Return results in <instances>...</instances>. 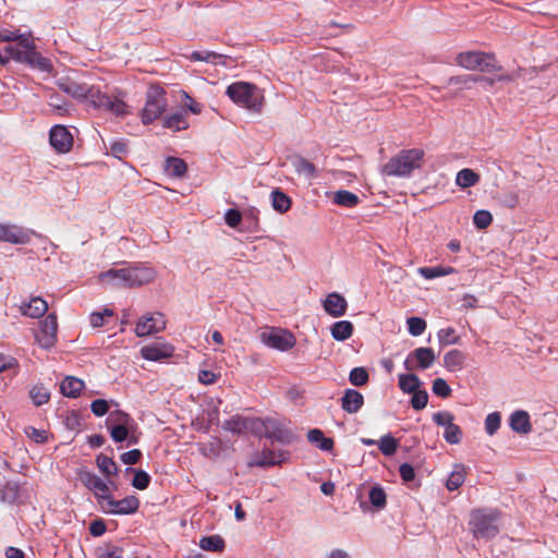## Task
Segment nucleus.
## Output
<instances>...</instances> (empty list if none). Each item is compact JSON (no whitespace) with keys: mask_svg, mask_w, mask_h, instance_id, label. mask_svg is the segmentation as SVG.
Listing matches in <instances>:
<instances>
[{"mask_svg":"<svg viewBox=\"0 0 558 558\" xmlns=\"http://www.w3.org/2000/svg\"><path fill=\"white\" fill-rule=\"evenodd\" d=\"M122 268H111L99 275L104 282H110L120 288H137L150 283L156 278L154 268L141 263H122Z\"/></svg>","mask_w":558,"mask_h":558,"instance_id":"nucleus-1","label":"nucleus"},{"mask_svg":"<svg viewBox=\"0 0 558 558\" xmlns=\"http://www.w3.org/2000/svg\"><path fill=\"white\" fill-rule=\"evenodd\" d=\"M424 155L421 148L403 149L383 166L381 173L388 177H409L422 167Z\"/></svg>","mask_w":558,"mask_h":558,"instance_id":"nucleus-2","label":"nucleus"},{"mask_svg":"<svg viewBox=\"0 0 558 558\" xmlns=\"http://www.w3.org/2000/svg\"><path fill=\"white\" fill-rule=\"evenodd\" d=\"M499 520L497 509L481 508L471 512L469 525L475 538L490 539L499 533Z\"/></svg>","mask_w":558,"mask_h":558,"instance_id":"nucleus-3","label":"nucleus"},{"mask_svg":"<svg viewBox=\"0 0 558 558\" xmlns=\"http://www.w3.org/2000/svg\"><path fill=\"white\" fill-rule=\"evenodd\" d=\"M124 94L118 90L113 94L101 92L99 86L90 85L85 100L97 109L110 112L117 117H124L128 113V105L123 100Z\"/></svg>","mask_w":558,"mask_h":558,"instance_id":"nucleus-4","label":"nucleus"},{"mask_svg":"<svg viewBox=\"0 0 558 558\" xmlns=\"http://www.w3.org/2000/svg\"><path fill=\"white\" fill-rule=\"evenodd\" d=\"M226 94L238 106L254 112L262 111L264 95L255 84L234 82L227 87Z\"/></svg>","mask_w":558,"mask_h":558,"instance_id":"nucleus-5","label":"nucleus"},{"mask_svg":"<svg viewBox=\"0 0 558 558\" xmlns=\"http://www.w3.org/2000/svg\"><path fill=\"white\" fill-rule=\"evenodd\" d=\"M166 90L159 85H150L145 96V105L141 110V120L147 125L159 119L168 107Z\"/></svg>","mask_w":558,"mask_h":558,"instance_id":"nucleus-6","label":"nucleus"},{"mask_svg":"<svg viewBox=\"0 0 558 558\" xmlns=\"http://www.w3.org/2000/svg\"><path fill=\"white\" fill-rule=\"evenodd\" d=\"M457 63L469 71L499 72L502 66L498 64L494 53L484 51H465L456 57Z\"/></svg>","mask_w":558,"mask_h":558,"instance_id":"nucleus-7","label":"nucleus"},{"mask_svg":"<svg viewBox=\"0 0 558 558\" xmlns=\"http://www.w3.org/2000/svg\"><path fill=\"white\" fill-rule=\"evenodd\" d=\"M289 425L290 422L287 420L262 418V425L257 435L265 436L281 444H291L294 440V434Z\"/></svg>","mask_w":558,"mask_h":558,"instance_id":"nucleus-8","label":"nucleus"},{"mask_svg":"<svg viewBox=\"0 0 558 558\" xmlns=\"http://www.w3.org/2000/svg\"><path fill=\"white\" fill-rule=\"evenodd\" d=\"M35 232L33 230L14 223L0 222V242L25 245L32 241Z\"/></svg>","mask_w":558,"mask_h":558,"instance_id":"nucleus-9","label":"nucleus"},{"mask_svg":"<svg viewBox=\"0 0 558 558\" xmlns=\"http://www.w3.org/2000/svg\"><path fill=\"white\" fill-rule=\"evenodd\" d=\"M138 507L140 499L134 495L126 496L121 500H114L110 495L107 501H101V510L108 514H132L138 510Z\"/></svg>","mask_w":558,"mask_h":558,"instance_id":"nucleus-10","label":"nucleus"},{"mask_svg":"<svg viewBox=\"0 0 558 558\" xmlns=\"http://www.w3.org/2000/svg\"><path fill=\"white\" fill-rule=\"evenodd\" d=\"M262 341L269 348L287 351L295 345V338L292 332L284 329H270L260 335Z\"/></svg>","mask_w":558,"mask_h":558,"instance_id":"nucleus-11","label":"nucleus"},{"mask_svg":"<svg viewBox=\"0 0 558 558\" xmlns=\"http://www.w3.org/2000/svg\"><path fill=\"white\" fill-rule=\"evenodd\" d=\"M4 52H8L13 60L31 64L41 71H49L51 69L49 59L43 57L36 49L21 51L16 47L8 46L4 48Z\"/></svg>","mask_w":558,"mask_h":558,"instance_id":"nucleus-12","label":"nucleus"},{"mask_svg":"<svg viewBox=\"0 0 558 558\" xmlns=\"http://www.w3.org/2000/svg\"><path fill=\"white\" fill-rule=\"evenodd\" d=\"M58 322L56 314H48L41 322L40 328L36 333L37 343L46 350L54 347L57 342Z\"/></svg>","mask_w":558,"mask_h":558,"instance_id":"nucleus-13","label":"nucleus"},{"mask_svg":"<svg viewBox=\"0 0 558 558\" xmlns=\"http://www.w3.org/2000/svg\"><path fill=\"white\" fill-rule=\"evenodd\" d=\"M436 361V355L432 348L420 347L413 350L404 361V367L408 371L414 368L427 369Z\"/></svg>","mask_w":558,"mask_h":558,"instance_id":"nucleus-14","label":"nucleus"},{"mask_svg":"<svg viewBox=\"0 0 558 558\" xmlns=\"http://www.w3.org/2000/svg\"><path fill=\"white\" fill-rule=\"evenodd\" d=\"M166 328V318L161 313L146 314L144 315L135 327V333L138 337H146Z\"/></svg>","mask_w":558,"mask_h":558,"instance_id":"nucleus-15","label":"nucleus"},{"mask_svg":"<svg viewBox=\"0 0 558 558\" xmlns=\"http://www.w3.org/2000/svg\"><path fill=\"white\" fill-rule=\"evenodd\" d=\"M49 143L58 154H66L73 147V135L64 125H54L49 132Z\"/></svg>","mask_w":558,"mask_h":558,"instance_id":"nucleus-16","label":"nucleus"},{"mask_svg":"<svg viewBox=\"0 0 558 558\" xmlns=\"http://www.w3.org/2000/svg\"><path fill=\"white\" fill-rule=\"evenodd\" d=\"M82 483L94 493L97 502L101 507V501H107L110 497V488L99 476L94 473L86 472L81 475Z\"/></svg>","mask_w":558,"mask_h":558,"instance_id":"nucleus-17","label":"nucleus"},{"mask_svg":"<svg viewBox=\"0 0 558 558\" xmlns=\"http://www.w3.org/2000/svg\"><path fill=\"white\" fill-rule=\"evenodd\" d=\"M262 418L258 417H244L234 415L225 422V428L232 433L241 434L251 430L254 434L259 433Z\"/></svg>","mask_w":558,"mask_h":558,"instance_id":"nucleus-18","label":"nucleus"},{"mask_svg":"<svg viewBox=\"0 0 558 558\" xmlns=\"http://www.w3.org/2000/svg\"><path fill=\"white\" fill-rule=\"evenodd\" d=\"M56 84L63 93L80 101L85 100L87 93L90 92V85L69 76L60 77Z\"/></svg>","mask_w":558,"mask_h":558,"instance_id":"nucleus-19","label":"nucleus"},{"mask_svg":"<svg viewBox=\"0 0 558 558\" xmlns=\"http://www.w3.org/2000/svg\"><path fill=\"white\" fill-rule=\"evenodd\" d=\"M174 354V347L167 342H154L141 349V355L147 361L159 362L171 357Z\"/></svg>","mask_w":558,"mask_h":558,"instance_id":"nucleus-20","label":"nucleus"},{"mask_svg":"<svg viewBox=\"0 0 558 558\" xmlns=\"http://www.w3.org/2000/svg\"><path fill=\"white\" fill-rule=\"evenodd\" d=\"M348 308L347 300L339 293L332 292L324 301V310L332 317H341Z\"/></svg>","mask_w":558,"mask_h":558,"instance_id":"nucleus-21","label":"nucleus"},{"mask_svg":"<svg viewBox=\"0 0 558 558\" xmlns=\"http://www.w3.org/2000/svg\"><path fill=\"white\" fill-rule=\"evenodd\" d=\"M22 315L31 318H39L48 311L47 302L40 296H34L28 302H23L20 305Z\"/></svg>","mask_w":558,"mask_h":558,"instance_id":"nucleus-22","label":"nucleus"},{"mask_svg":"<svg viewBox=\"0 0 558 558\" xmlns=\"http://www.w3.org/2000/svg\"><path fill=\"white\" fill-rule=\"evenodd\" d=\"M363 404V395L354 389H347L341 398L342 409L350 414L357 413Z\"/></svg>","mask_w":558,"mask_h":558,"instance_id":"nucleus-23","label":"nucleus"},{"mask_svg":"<svg viewBox=\"0 0 558 558\" xmlns=\"http://www.w3.org/2000/svg\"><path fill=\"white\" fill-rule=\"evenodd\" d=\"M510 427L520 434H529L532 429L530 415L526 411H514L510 416Z\"/></svg>","mask_w":558,"mask_h":558,"instance_id":"nucleus-24","label":"nucleus"},{"mask_svg":"<svg viewBox=\"0 0 558 558\" xmlns=\"http://www.w3.org/2000/svg\"><path fill=\"white\" fill-rule=\"evenodd\" d=\"M84 386L85 385L82 379L74 376H66L60 385V390L65 397L76 398L84 389Z\"/></svg>","mask_w":558,"mask_h":558,"instance_id":"nucleus-25","label":"nucleus"},{"mask_svg":"<svg viewBox=\"0 0 558 558\" xmlns=\"http://www.w3.org/2000/svg\"><path fill=\"white\" fill-rule=\"evenodd\" d=\"M465 359L462 351L458 349L450 350L444 355V366L450 372L461 371L464 367Z\"/></svg>","mask_w":558,"mask_h":558,"instance_id":"nucleus-26","label":"nucleus"},{"mask_svg":"<svg viewBox=\"0 0 558 558\" xmlns=\"http://www.w3.org/2000/svg\"><path fill=\"white\" fill-rule=\"evenodd\" d=\"M162 125L174 132L186 130L189 128L186 112L180 111L166 116L162 120Z\"/></svg>","mask_w":558,"mask_h":558,"instance_id":"nucleus-27","label":"nucleus"},{"mask_svg":"<svg viewBox=\"0 0 558 558\" xmlns=\"http://www.w3.org/2000/svg\"><path fill=\"white\" fill-rule=\"evenodd\" d=\"M466 476V468L463 464H456L452 472L446 481L448 490L453 492L462 486Z\"/></svg>","mask_w":558,"mask_h":558,"instance_id":"nucleus-28","label":"nucleus"},{"mask_svg":"<svg viewBox=\"0 0 558 558\" xmlns=\"http://www.w3.org/2000/svg\"><path fill=\"white\" fill-rule=\"evenodd\" d=\"M481 180L478 173L472 169L464 168L457 173L456 184L462 189H468L476 185Z\"/></svg>","mask_w":558,"mask_h":558,"instance_id":"nucleus-29","label":"nucleus"},{"mask_svg":"<svg viewBox=\"0 0 558 558\" xmlns=\"http://www.w3.org/2000/svg\"><path fill=\"white\" fill-rule=\"evenodd\" d=\"M353 324L349 320H340L331 326V336L338 341L349 339L353 333Z\"/></svg>","mask_w":558,"mask_h":558,"instance_id":"nucleus-30","label":"nucleus"},{"mask_svg":"<svg viewBox=\"0 0 558 558\" xmlns=\"http://www.w3.org/2000/svg\"><path fill=\"white\" fill-rule=\"evenodd\" d=\"M225 546V539L220 535L204 536L199 541V547L207 551L221 553Z\"/></svg>","mask_w":558,"mask_h":558,"instance_id":"nucleus-31","label":"nucleus"},{"mask_svg":"<svg viewBox=\"0 0 558 558\" xmlns=\"http://www.w3.org/2000/svg\"><path fill=\"white\" fill-rule=\"evenodd\" d=\"M422 381L415 374H400L399 388L404 393H412L421 388Z\"/></svg>","mask_w":558,"mask_h":558,"instance_id":"nucleus-32","label":"nucleus"},{"mask_svg":"<svg viewBox=\"0 0 558 558\" xmlns=\"http://www.w3.org/2000/svg\"><path fill=\"white\" fill-rule=\"evenodd\" d=\"M308 441L316 444L320 450L329 451L333 447V440L324 436L320 429H311L307 434Z\"/></svg>","mask_w":558,"mask_h":558,"instance_id":"nucleus-33","label":"nucleus"},{"mask_svg":"<svg viewBox=\"0 0 558 558\" xmlns=\"http://www.w3.org/2000/svg\"><path fill=\"white\" fill-rule=\"evenodd\" d=\"M166 171L175 178L183 177L187 171L186 162L178 157H169L166 161Z\"/></svg>","mask_w":558,"mask_h":558,"instance_id":"nucleus-34","label":"nucleus"},{"mask_svg":"<svg viewBox=\"0 0 558 558\" xmlns=\"http://www.w3.org/2000/svg\"><path fill=\"white\" fill-rule=\"evenodd\" d=\"M333 202L339 206L353 208L359 204L360 199L356 194L347 190H340L335 193Z\"/></svg>","mask_w":558,"mask_h":558,"instance_id":"nucleus-35","label":"nucleus"},{"mask_svg":"<svg viewBox=\"0 0 558 558\" xmlns=\"http://www.w3.org/2000/svg\"><path fill=\"white\" fill-rule=\"evenodd\" d=\"M417 272L425 279H434L438 277L448 276L456 272V269L452 267H420Z\"/></svg>","mask_w":558,"mask_h":558,"instance_id":"nucleus-36","label":"nucleus"},{"mask_svg":"<svg viewBox=\"0 0 558 558\" xmlns=\"http://www.w3.org/2000/svg\"><path fill=\"white\" fill-rule=\"evenodd\" d=\"M107 425L109 426H135L134 420L130 414L117 410L112 411L107 418Z\"/></svg>","mask_w":558,"mask_h":558,"instance_id":"nucleus-37","label":"nucleus"},{"mask_svg":"<svg viewBox=\"0 0 558 558\" xmlns=\"http://www.w3.org/2000/svg\"><path fill=\"white\" fill-rule=\"evenodd\" d=\"M272 207L278 213H287L291 207V198L279 190L271 192Z\"/></svg>","mask_w":558,"mask_h":558,"instance_id":"nucleus-38","label":"nucleus"},{"mask_svg":"<svg viewBox=\"0 0 558 558\" xmlns=\"http://www.w3.org/2000/svg\"><path fill=\"white\" fill-rule=\"evenodd\" d=\"M295 171L307 178L316 177V167L303 157H295L292 161Z\"/></svg>","mask_w":558,"mask_h":558,"instance_id":"nucleus-39","label":"nucleus"},{"mask_svg":"<svg viewBox=\"0 0 558 558\" xmlns=\"http://www.w3.org/2000/svg\"><path fill=\"white\" fill-rule=\"evenodd\" d=\"M97 466L99 468L100 472L106 475H117L119 469L116 464V462L112 460V458L106 456V454H99L96 458Z\"/></svg>","mask_w":558,"mask_h":558,"instance_id":"nucleus-40","label":"nucleus"},{"mask_svg":"<svg viewBox=\"0 0 558 558\" xmlns=\"http://www.w3.org/2000/svg\"><path fill=\"white\" fill-rule=\"evenodd\" d=\"M29 397L35 405L40 407L49 401L50 392L44 385H35L29 391Z\"/></svg>","mask_w":558,"mask_h":558,"instance_id":"nucleus-41","label":"nucleus"},{"mask_svg":"<svg viewBox=\"0 0 558 558\" xmlns=\"http://www.w3.org/2000/svg\"><path fill=\"white\" fill-rule=\"evenodd\" d=\"M97 558H122L124 549L121 546L106 544L96 550Z\"/></svg>","mask_w":558,"mask_h":558,"instance_id":"nucleus-42","label":"nucleus"},{"mask_svg":"<svg viewBox=\"0 0 558 558\" xmlns=\"http://www.w3.org/2000/svg\"><path fill=\"white\" fill-rule=\"evenodd\" d=\"M378 448L384 456L390 457L396 453L398 449V441L395 437L385 435L379 439Z\"/></svg>","mask_w":558,"mask_h":558,"instance_id":"nucleus-43","label":"nucleus"},{"mask_svg":"<svg viewBox=\"0 0 558 558\" xmlns=\"http://www.w3.org/2000/svg\"><path fill=\"white\" fill-rule=\"evenodd\" d=\"M437 338L441 347L457 344L460 341V337L456 335V330L452 327L440 329L437 332Z\"/></svg>","mask_w":558,"mask_h":558,"instance_id":"nucleus-44","label":"nucleus"},{"mask_svg":"<svg viewBox=\"0 0 558 558\" xmlns=\"http://www.w3.org/2000/svg\"><path fill=\"white\" fill-rule=\"evenodd\" d=\"M368 498H369L371 504L377 509L385 508V506L387 504L386 493L379 486H374L371 488Z\"/></svg>","mask_w":558,"mask_h":558,"instance_id":"nucleus-45","label":"nucleus"},{"mask_svg":"<svg viewBox=\"0 0 558 558\" xmlns=\"http://www.w3.org/2000/svg\"><path fill=\"white\" fill-rule=\"evenodd\" d=\"M411 407L416 410L421 411L426 408L428 403V393L425 389H417L416 391L412 392L411 398Z\"/></svg>","mask_w":558,"mask_h":558,"instance_id":"nucleus-46","label":"nucleus"},{"mask_svg":"<svg viewBox=\"0 0 558 558\" xmlns=\"http://www.w3.org/2000/svg\"><path fill=\"white\" fill-rule=\"evenodd\" d=\"M110 436L116 442H122L133 433L135 426H109Z\"/></svg>","mask_w":558,"mask_h":558,"instance_id":"nucleus-47","label":"nucleus"},{"mask_svg":"<svg viewBox=\"0 0 558 558\" xmlns=\"http://www.w3.org/2000/svg\"><path fill=\"white\" fill-rule=\"evenodd\" d=\"M369 379L368 373L364 367H354L349 375V380L353 386H364Z\"/></svg>","mask_w":558,"mask_h":558,"instance_id":"nucleus-48","label":"nucleus"},{"mask_svg":"<svg viewBox=\"0 0 558 558\" xmlns=\"http://www.w3.org/2000/svg\"><path fill=\"white\" fill-rule=\"evenodd\" d=\"M461 437L462 430L457 424L451 423L447 428H445L444 438L448 444H459L461 441Z\"/></svg>","mask_w":558,"mask_h":558,"instance_id":"nucleus-49","label":"nucleus"},{"mask_svg":"<svg viewBox=\"0 0 558 558\" xmlns=\"http://www.w3.org/2000/svg\"><path fill=\"white\" fill-rule=\"evenodd\" d=\"M410 335L421 336L426 329V322L421 317H410L407 320Z\"/></svg>","mask_w":558,"mask_h":558,"instance_id":"nucleus-50","label":"nucleus"},{"mask_svg":"<svg viewBox=\"0 0 558 558\" xmlns=\"http://www.w3.org/2000/svg\"><path fill=\"white\" fill-rule=\"evenodd\" d=\"M133 471V469H130ZM150 483V476L143 470H134V477L132 480V486L136 489L144 490Z\"/></svg>","mask_w":558,"mask_h":558,"instance_id":"nucleus-51","label":"nucleus"},{"mask_svg":"<svg viewBox=\"0 0 558 558\" xmlns=\"http://www.w3.org/2000/svg\"><path fill=\"white\" fill-rule=\"evenodd\" d=\"M500 204L509 209H514L519 205V193L513 190L505 191L499 197Z\"/></svg>","mask_w":558,"mask_h":558,"instance_id":"nucleus-52","label":"nucleus"},{"mask_svg":"<svg viewBox=\"0 0 558 558\" xmlns=\"http://www.w3.org/2000/svg\"><path fill=\"white\" fill-rule=\"evenodd\" d=\"M501 416L499 412L489 413L485 418V430L493 436L500 427Z\"/></svg>","mask_w":558,"mask_h":558,"instance_id":"nucleus-53","label":"nucleus"},{"mask_svg":"<svg viewBox=\"0 0 558 558\" xmlns=\"http://www.w3.org/2000/svg\"><path fill=\"white\" fill-rule=\"evenodd\" d=\"M493 216L488 210H477L473 216V223L478 229H486L490 226Z\"/></svg>","mask_w":558,"mask_h":558,"instance_id":"nucleus-54","label":"nucleus"},{"mask_svg":"<svg viewBox=\"0 0 558 558\" xmlns=\"http://www.w3.org/2000/svg\"><path fill=\"white\" fill-rule=\"evenodd\" d=\"M223 56L214 51H193L186 58L191 61H203L215 63V60L218 58H222Z\"/></svg>","mask_w":558,"mask_h":558,"instance_id":"nucleus-55","label":"nucleus"},{"mask_svg":"<svg viewBox=\"0 0 558 558\" xmlns=\"http://www.w3.org/2000/svg\"><path fill=\"white\" fill-rule=\"evenodd\" d=\"M433 392L440 398H448L451 395V388L448 383L442 378H436L432 386Z\"/></svg>","mask_w":558,"mask_h":558,"instance_id":"nucleus-56","label":"nucleus"},{"mask_svg":"<svg viewBox=\"0 0 558 558\" xmlns=\"http://www.w3.org/2000/svg\"><path fill=\"white\" fill-rule=\"evenodd\" d=\"M281 459L271 450H263L260 459L255 462L258 466H274L279 464Z\"/></svg>","mask_w":558,"mask_h":558,"instance_id":"nucleus-57","label":"nucleus"},{"mask_svg":"<svg viewBox=\"0 0 558 558\" xmlns=\"http://www.w3.org/2000/svg\"><path fill=\"white\" fill-rule=\"evenodd\" d=\"M454 416L451 412L448 411H439L433 414V421L438 426H449V424L453 423Z\"/></svg>","mask_w":558,"mask_h":558,"instance_id":"nucleus-58","label":"nucleus"},{"mask_svg":"<svg viewBox=\"0 0 558 558\" xmlns=\"http://www.w3.org/2000/svg\"><path fill=\"white\" fill-rule=\"evenodd\" d=\"M106 316H113V312L109 308H106L104 312L92 313L89 317L90 325L95 328L104 326Z\"/></svg>","mask_w":558,"mask_h":558,"instance_id":"nucleus-59","label":"nucleus"},{"mask_svg":"<svg viewBox=\"0 0 558 558\" xmlns=\"http://www.w3.org/2000/svg\"><path fill=\"white\" fill-rule=\"evenodd\" d=\"M48 104L50 107L56 109L60 116L68 112V104L57 94L50 95Z\"/></svg>","mask_w":558,"mask_h":558,"instance_id":"nucleus-60","label":"nucleus"},{"mask_svg":"<svg viewBox=\"0 0 558 558\" xmlns=\"http://www.w3.org/2000/svg\"><path fill=\"white\" fill-rule=\"evenodd\" d=\"M90 410L96 416H104L109 411V404L105 399H96L90 404Z\"/></svg>","mask_w":558,"mask_h":558,"instance_id":"nucleus-61","label":"nucleus"},{"mask_svg":"<svg viewBox=\"0 0 558 558\" xmlns=\"http://www.w3.org/2000/svg\"><path fill=\"white\" fill-rule=\"evenodd\" d=\"M142 458L140 449H132L121 454L120 459L124 464L133 465L136 464Z\"/></svg>","mask_w":558,"mask_h":558,"instance_id":"nucleus-62","label":"nucleus"},{"mask_svg":"<svg viewBox=\"0 0 558 558\" xmlns=\"http://www.w3.org/2000/svg\"><path fill=\"white\" fill-rule=\"evenodd\" d=\"M225 220L229 227L236 228L242 220V215L238 209L231 208L227 210Z\"/></svg>","mask_w":558,"mask_h":558,"instance_id":"nucleus-63","label":"nucleus"},{"mask_svg":"<svg viewBox=\"0 0 558 558\" xmlns=\"http://www.w3.org/2000/svg\"><path fill=\"white\" fill-rule=\"evenodd\" d=\"M88 530L90 535L99 537L106 533L107 526L104 520L97 519L90 522Z\"/></svg>","mask_w":558,"mask_h":558,"instance_id":"nucleus-64","label":"nucleus"}]
</instances>
